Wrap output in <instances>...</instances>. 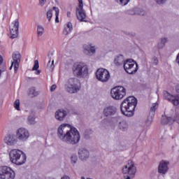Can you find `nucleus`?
Wrapping results in <instances>:
<instances>
[{
	"label": "nucleus",
	"instance_id": "nucleus-4",
	"mask_svg": "<svg viewBox=\"0 0 179 179\" xmlns=\"http://www.w3.org/2000/svg\"><path fill=\"white\" fill-rule=\"evenodd\" d=\"M72 71L74 76H77V78H87L89 75V68L83 62L75 63L73 65Z\"/></svg>",
	"mask_w": 179,
	"mask_h": 179
},
{
	"label": "nucleus",
	"instance_id": "nucleus-28",
	"mask_svg": "<svg viewBox=\"0 0 179 179\" xmlns=\"http://www.w3.org/2000/svg\"><path fill=\"white\" fill-rule=\"evenodd\" d=\"M28 94L30 97H36V96H38V92L36 90L34 87H31L29 89Z\"/></svg>",
	"mask_w": 179,
	"mask_h": 179
},
{
	"label": "nucleus",
	"instance_id": "nucleus-30",
	"mask_svg": "<svg viewBox=\"0 0 179 179\" xmlns=\"http://www.w3.org/2000/svg\"><path fill=\"white\" fill-rule=\"evenodd\" d=\"M53 10L55 11V22L56 23H59V8L57 7H53Z\"/></svg>",
	"mask_w": 179,
	"mask_h": 179
},
{
	"label": "nucleus",
	"instance_id": "nucleus-45",
	"mask_svg": "<svg viewBox=\"0 0 179 179\" xmlns=\"http://www.w3.org/2000/svg\"><path fill=\"white\" fill-rule=\"evenodd\" d=\"M55 89H57V85H53L51 86L50 91L54 92V90H55Z\"/></svg>",
	"mask_w": 179,
	"mask_h": 179
},
{
	"label": "nucleus",
	"instance_id": "nucleus-52",
	"mask_svg": "<svg viewBox=\"0 0 179 179\" xmlns=\"http://www.w3.org/2000/svg\"><path fill=\"white\" fill-rule=\"evenodd\" d=\"M177 93H179V86L176 88Z\"/></svg>",
	"mask_w": 179,
	"mask_h": 179
},
{
	"label": "nucleus",
	"instance_id": "nucleus-9",
	"mask_svg": "<svg viewBox=\"0 0 179 179\" xmlns=\"http://www.w3.org/2000/svg\"><path fill=\"white\" fill-rule=\"evenodd\" d=\"M96 78L99 82L107 83L110 78V71L103 68L98 69L96 72Z\"/></svg>",
	"mask_w": 179,
	"mask_h": 179
},
{
	"label": "nucleus",
	"instance_id": "nucleus-15",
	"mask_svg": "<svg viewBox=\"0 0 179 179\" xmlns=\"http://www.w3.org/2000/svg\"><path fill=\"white\" fill-rule=\"evenodd\" d=\"M170 162L169 161L162 160L159 162L158 166V173L164 176L169 172V166Z\"/></svg>",
	"mask_w": 179,
	"mask_h": 179
},
{
	"label": "nucleus",
	"instance_id": "nucleus-3",
	"mask_svg": "<svg viewBox=\"0 0 179 179\" xmlns=\"http://www.w3.org/2000/svg\"><path fill=\"white\" fill-rule=\"evenodd\" d=\"M10 161L16 166H22L26 163V154L20 150H12L9 153Z\"/></svg>",
	"mask_w": 179,
	"mask_h": 179
},
{
	"label": "nucleus",
	"instance_id": "nucleus-11",
	"mask_svg": "<svg viewBox=\"0 0 179 179\" xmlns=\"http://www.w3.org/2000/svg\"><path fill=\"white\" fill-rule=\"evenodd\" d=\"M30 137V133H29V130L25 128L21 127L17 129V138L19 141L22 142H26Z\"/></svg>",
	"mask_w": 179,
	"mask_h": 179
},
{
	"label": "nucleus",
	"instance_id": "nucleus-50",
	"mask_svg": "<svg viewBox=\"0 0 179 179\" xmlns=\"http://www.w3.org/2000/svg\"><path fill=\"white\" fill-rule=\"evenodd\" d=\"M13 64L15 65V63L12 62L11 66H10V69H12V68H13Z\"/></svg>",
	"mask_w": 179,
	"mask_h": 179
},
{
	"label": "nucleus",
	"instance_id": "nucleus-48",
	"mask_svg": "<svg viewBox=\"0 0 179 179\" xmlns=\"http://www.w3.org/2000/svg\"><path fill=\"white\" fill-rule=\"evenodd\" d=\"M78 6H83V0H78Z\"/></svg>",
	"mask_w": 179,
	"mask_h": 179
},
{
	"label": "nucleus",
	"instance_id": "nucleus-47",
	"mask_svg": "<svg viewBox=\"0 0 179 179\" xmlns=\"http://www.w3.org/2000/svg\"><path fill=\"white\" fill-rule=\"evenodd\" d=\"M3 64V58H2V56L0 55V66Z\"/></svg>",
	"mask_w": 179,
	"mask_h": 179
},
{
	"label": "nucleus",
	"instance_id": "nucleus-24",
	"mask_svg": "<svg viewBox=\"0 0 179 179\" xmlns=\"http://www.w3.org/2000/svg\"><path fill=\"white\" fill-rule=\"evenodd\" d=\"M84 52L85 54H87V55H90L91 54H94L96 52V49L94 47H92L91 45H84Z\"/></svg>",
	"mask_w": 179,
	"mask_h": 179
},
{
	"label": "nucleus",
	"instance_id": "nucleus-42",
	"mask_svg": "<svg viewBox=\"0 0 179 179\" xmlns=\"http://www.w3.org/2000/svg\"><path fill=\"white\" fill-rule=\"evenodd\" d=\"M152 64H153V65H157L159 64V59H157V57H152Z\"/></svg>",
	"mask_w": 179,
	"mask_h": 179
},
{
	"label": "nucleus",
	"instance_id": "nucleus-34",
	"mask_svg": "<svg viewBox=\"0 0 179 179\" xmlns=\"http://www.w3.org/2000/svg\"><path fill=\"white\" fill-rule=\"evenodd\" d=\"M14 107L17 110V111H20V101L19 99L15 100Z\"/></svg>",
	"mask_w": 179,
	"mask_h": 179
},
{
	"label": "nucleus",
	"instance_id": "nucleus-37",
	"mask_svg": "<svg viewBox=\"0 0 179 179\" xmlns=\"http://www.w3.org/2000/svg\"><path fill=\"white\" fill-rule=\"evenodd\" d=\"M47 68L48 69H50L51 71H52L54 69V60L52 61H49L47 65Z\"/></svg>",
	"mask_w": 179,
	"mask_h": 179
},
{
	"label": "nucleus",
	"instance_id": "nucleus-22",
	"mask_svg": "<svg viewBox=\"0 0 179 179\" xmlns=\"http://www.w3.org/2000/svg\"><path fill=\"white\" fill-rule=\"evenodd\" d=\"M167 43H169V38L162 37L159 38L157 44V48L158 50H163V48L166 47V44H167Z\"/></svg>",
	"mask_w": 179,
	"mask_h": 179
},
{
	"label": "nucleus",
	"instance_id": "nucleus-33",
	"mask_svg": "<svg viewBox=\"0 0 179 179\" xmlns=\"http://www.w3.org/2000/svg\"><path fill=\"white\" fill-rule=\"evenodd\" d=\"M44 34V28L41 25H38L37 27V34L38 36H43Z\"/></svg>",
	"mask_w": 179,
	"mask_h": 179
},
{
	"label": "nucleus",
	"instance_id": "nucleus-46",
	"mask_svg": "<svg viewBox=\"0 0 179 179\" xmlns=\"http://www.w3.org/2000/svg\"><path fill=\"white\" fill-rule=\"evenodd\" d=\"M61 179H71V177L67 175H64L61 178Z\"/></svg>",
	"mask_w": 179,
	"mask_h": 179
},
{
	"label": "nucleus",
	"instance_id": "nucleus-10",
	"mask_svg": "<svg viewBox=\"0 0 179 179\" xmlns=\"http://www.w3.org/2000/svg\"><path fill=\"white\" fill-rule=\"evenodd\" d=\"M1 179H15V171L10 167L3 166L0 168Z\"/></svg>",
	"mask_w": 179,
	"mask_h": 179
},
{
	"label": "nucleus",
	"instance_id": "nucleus-13",
	"mask_svg": "<svg viewBox=\"0 0 179 179\" xmlns=\"http://www.w3.org/2000/svg\"><path fill=\"white\" fill-rule=\"evenodd\" d=\"M164 98L172 103L173 106H179V94L173 95L170 93L167 92V91L164 92Z\"/></svg>",
	"mask_w": 179,
	"mask_h": 179
},
{
	"label": "nucleus",
	"instance_id": "nucleus-17",
	"mask_svg": "<svg viewBox=\"0 0 179 179\" xmlns=\"http://www.w3.org/2000/svg\"><path fill=\"white\" fill-rule=\"evenodd\" d=\"M161 122L163 125H166L167 124H169V125H171L173 122H177V124H179V115H176L173 119L171 118V117H163Z\"/></svg>",
	"mask_w": 179,
	"mask_h": 179
},
{
	"label": "nucleus",
	"instance_id": "nucleus-38",
	"mask_svg": "<svg viewBox=\"0 0 179 179\" xmlns=\"http://www.w3.org/2000/svg\"><path fill=\"white\" fill-rule=\"evenodd\" d=\"M71 160L72 164H76V162H78V156L75 155H71Z\"/></svg>",
	"mask_w": 179,
	"mask_h": 179
},
{
	"label": "nucleus",
	"instance_id": "nucleus-1",
	"mask_svg": "<svg viewBox=\"0 0 179 179\" xmlns=\"http://www.w3.org/2000/svg\"><path fill=\"white\" fill-rule=\"evenodd\" d=\"M57 136L62 142L69 145H78L80 142L79 131L69 124H62L59 127Z\"/></svg>",
	"mask_w": 179,
	"mask_h": 179
},
{
	"label": "nucleus",
	"instance_id": "nucleus-49",
	"mask_svg": "<svg viewBox=\"0 0 179 179\" xmlns=\"http://www.w3.org/2000/svg\"><path fill=\"white\" fill-rule=\"evenodd\" d=\"M41 73V71L38 70V71L36 72V75H40Z\"/></svg>",
	"mask_w": 179,
	"mask_h": 179
},
{
	"label": "nucleus",
	"instance_id": "nucleus-43",
	"mask_svg": "<svg viewBox=\"0 0 179 179\" xmlns=\"http://www.w3.org/2000/svg\"><path fill=\"white\" fill-rule=\"evenodd\" d=\"M6 71V66H3L2 69H0V79H1V76H2V72H5Z\"/></svg>",
	"mask_w": 179,
	"mask_h": 179
},
{
	"label": "nucleus",
	"instance_id": "nucleus-35",
	"mask_svg": "<svg viewBox=\"0 0 179 179\" xmlns=\"http://www.w3.org/2000/svg\"><path fill=\"white\" fill-rule=\"evenodd\" d=\"M136 13L140 16H143L145 15V10L142 8H136Z\"/></svg>",
	"mask_w": 179,
	"mask_h": 179
},
{
	"label": "nucleus",
	"instance_id": "nucleus-39",
	"mask_svg": "<svg viewBox=\"0 0 179 179\" xmlns=\"http://www.w3.org/2000/svg\"><path fill=\"white\" fill-rule=\"evenodd\" d=\"M127 13L128 15H136V8L128 10Z\"/></svg>",
	"mask_w": 179,
	"mask_h": 179
},
{
	"label": "nucleus",
	"instance_id": "nucleus-27",
	"mask_svg": "<svg viewBox=\"0 0 179 179\" xmlns=\"http://www.w3.org/2000/svg\"><path fill=\"white\" fill-rule=\"evenodd\" d=\"M119 129L125 132V131H128V123H127L124 120H122L119 122Z\"/></svg>",
	"mask_w": 179,
	"mask_h": 179
},
{
	"label": "nucleus",
	"instance_id": "nucleus-2",
	"mask_svg": "<svg viewBox=\"0 0 179 179\" xmlns=\"http://www.w3.org/2000/svg\"><path fill=\"white\" fill-rule=\"evenodd\" d=\"M138 104V99L135 96H131L126 98L120 105L122 113L126 117H132L134 111Z\"/></svg>",
	"mask_w": 179,
	"mask_h": 179
},
{
	"label": "nucleus",
	"instance_id": "nucleus-5",
	"mask_svg": "<svg viewBox=\"0 0 179 179\" xmlns=\"http://www.w3.org/2000/svg\"><path fill=\"white\" fill-rule=\"evenodd\" d=\"M65 89L68 93H78L80 90V81L76 78H69L65 84Z\"/></svg>",
	"mask_w": 179,
	"mask_h": 179
},
{
	"label": "nucleus",
	"instance_id": "nucleus-14",
	"mask_svg": "<svg viewBox=\"0 0 179 179\" xmlns=\"http://www.w3.org/2000/svg\"><path fill=\"white\" fill-rule=\"evenodd\" d=\"M10 38H17L19 36V20H15L10 27Z\"/></svg>",
	"mask_w": 179,
	"mask_h": 179
},
{
	"label": "nucleus",
	"instance_id": "nucleus-32",
	"mask_svg": "<svg viewBox=\"0 0 179 179\" xmlns=\"http://www.w3.org/2000/svg\"><path fill=\"white\" fill-rule=\"evenodd\" d=\"M28 122L30 125H34L36 124V117L33 115H31L28 117Z\"/></svg>",
	"mask_w": 179,
	"mask_h": 179
},
{
	"label": "nucleus",
	"instance_id": "nucleus-36",
	"mask_svg": "<svg viewBox=\"0 0 179 179\" xmlns=\"http://www.w3.org/2000/svg\"><path fill=\"white\" fill-rule=\"evenodd\" d=\"M46 16L48 22H51V17H52V10H49L47 11Z\"/></svg>",
	"mask_w": 179,
	"mask_h": 179
},
{
	"label": "nucleus",
	"instance_id": "nucleus-8",
	"mask_svg": "<svg viewBox=\"0 0 179 179\" xmlns=\"http://www.w3.org/2000/svg\"><path fill=\"white\" fill-rule=\"evenodd\" d=\"M123 174H128L126 179H131L135 178V175L136 174V166L132 162V161H129L127 165L124 166L122 169Z\"/></svg>",
	"mask_w": 179,
	"mask_h": 179
},
{
	"label": "nucleus",
	"instance_id": "nucleus-6",
	"mask_svg": "<svg viewBox=\"0 0 179 179\" xmlns=\"http://www.w3.org/2000/svg\"><path fill=\"white\" fill-rule=\"evenodd\" d=\"M110 94L115 100H122L127 95V90L122 86H117L110 90Z\"/></svg>",
	"mask_w": 179,
	"mask_h": 179
},
{
	"label": "nucleus",
	"instance_id": "nucleus-41",
	"mask_svg": "<svg viewBox=\"0 0 179 179\" xmlns=\"http://www.w3.org/2000/svg\"><path fill=\"white\" fill-rule=\"evenodd\" d=\"M158 5H164L167 2V0H155Z\"/></svg>",
	"mask_w": 179,
	"mask_h": 179
},
{
	"label": "nucleus",
	"instance_id": "nucleus-29",
	"mask_svg": "<svg viewBox=\"0 0 179 179\" xmlns=\"http://www.w3.org/2000/svg\"><path fill=\"white\" fill-rule=\"evenodd\" d=\"M108 124H110V120L108 118H104L101 121V128H107L108 127Z\"/></svg>",
	"mask_w": 179,
	"mask_h": 179
},
{
	"label": "nucleus",
	"instance_id": "nucleus-19",
	"mask_svg": "<svg viewBox=\"0 0 179 179\" xmlns=\"http://www.w3.org/2000/svg\"><path fill=\"white\" fill-rule=\"evenodd\" d=\"M117 113V108L114 106H108L103 109V114L105 117H111Z\"/></svg>",
	"mask_w": 179,
	"mask_h": 179
},
{
	"label": "nucleus",
	"instance_id": "nucleus-7",
	"mask_svg": "<svg viewBox=\"0 0 179 179\" xmlns=\"http://www.w3.org/2000/svg\"><path fill=\"white\" fill-rule=\"evenodd\" d=\"M123 68L127 73L129 75H134V73H136L138 71V63L133 60L132 59H129L125 60Z\"/></svg>",
	"mask_w": 179,
	"mask_h": 179
},
{
	"label": "nucleus",
	"instance_id": "nucleus-12",
	"mask_svg": "<svg viewBox=\"0 0 179 179\" xmlns=\"http://www.w3.org/2000/svg\"><path fill=\"white\" fill-rule=\"evenodd\" d=\"M76 15L78 20L80 22H87L86 17H87V15H86V11L83 9V5L76 7Z\"/></svg>",
	"mask_w": 179,
	"mask_h": 179
},
{
	"label": "nucleus",
	"instance_id": "nucleus-16",
	"mask_svg": "<svg viewBox=\"0 0 179 179\" xmlns=\"http://www.w3.org/2000/svg\"><path fill=\"white\" fill-rule=\"evenodd\" d=\"M157 106V104L152 103V106L150 110L149 115L145 122L146 127H150V125H152V122H153V118H155V113L156 112Z\"/></svg>",
	"mask_w": 179,
	"mask_h": 179
},
{
	"label": "nucleus",
	"instance_id": "nucleus-20",
	"mask_svg": "<svg viewBox=\"0 0 179 179\" xmlns=\"http://www.w3.org/2000/svg\"><path fill=\"white\" fill-rule=\"evenodd\" d=\"M66 110L63 109H59L55 113V118L57 120V121H64V120H65V117H66Z\"/></svg>",
	"mask_w": 179,
	"mask_h": 179
},
{
	"label": "nucleus",
	"instance_id": "nucleus-26",
	"mask_svg": "<svg viewBox=\"0 0 179 179\" xmlns=\"http://www.w3.org/2000/svg\"><path fill=\"white\" fill-rule=\"evenodd\" d=\"M73 29V27L72 23L68 22L63 30V34H64V36H68V34H69V33L72 31Z\"/></svg>",
	"mask_w": 179,
	"mask_h": 179
},
{
	"label": "nucleus",
	"instance_id": "nucleus-25",
	"mask_svg": "<svg viewBox=\"0 0 179 179\" xmlns=\"http://www.w3.org/2000/svg\"><path fill=\"white\" fill-rule=\"evenodd\" d=\"M124 62L125 59L122 55H117L114 59V64L116 66H121V65L124 66Z\"/></svg>",
	"mask_w": 179,
	"mask_h": 179
},
{
	"label": "nucleus",
	"instance_id": "nucleus-21",
	"mask_svg": "<svg viewBox=\"0 0 179 179\" xmlns=\"http://www.w3.org/2000/svg\"><path fill=\"white\" fill-rule=\"evenodd\" d=\"M89 156H90V153L87 149L80 148L78 150V157H80L81 160H86L89 159Z\"/></svg>",
	"mask_w": 179,
	"mask_h": 179
},
{
	"label": "nucleus",
	"instance_id": "nucleus-18",
	"mask_svg": "<svg viewBox=\"0 0 179 179\" xmlns=\"http://www.w3.org/2000/svg\"><path fill=\"white\" fill-rule=\"evenodd\" d=\"M13 60L14 64V71L15 72H17V69H19V64H20V59L22 58V55L19 53V52H15L13 54Z\"/></svg>",
	"mask_w": 179,
	"mask_h": 179
},
{
	"label": "nucleus",
	"instance_id": "nucleus-51",
	"mask_svg": "<svg viewBox=\"0 0 179 179\" xmlns=\"http://www.w3.org/2000/svg\"><path fill=\"white\" fill-rule=\"evenodd\" d=\"M67 16L68 17H71V12L69 11L67 12Z\"/></svg>",
	"mask_w": 179,
	"mask_h": 179
},
{
	"label": "nucleus",
	"instance_id": "nucleus-31",
	"mask_svg": "<svg viewBox=\"0 0 179 179\" xmlns=\"http://www.w3.org/2000/svg\"><path fill=\"white\" fill-rule=\"evenodd\" d=\"M117 3L121 5L122 6H125L131 2V0H115Z\"/></svg>",
	"mask_w": 179,
	"mask_h": 179
},
{
	"label": "nucleus",
	"instance_id": "nucleus-44",
	"mask_svg": "<svg viewBox=\"0 0 179 179\" xmlns=\"http://www.w3.org/2000/svg\"><path fill=\"white\" fill-rule=\"evenodd\" d=\"M39 2H40L41 6H43L44 3H45V2H47V0H39Z\"/></svg>",
	"mask_w": 179,
	"mask_h": 179
},
{
	"label": "nucleus",
	"instance_id": "nucleus-40",
	"mask_svg": "<svg viewBox=\"0 0 179 179\" xmlns=\"http://www.w3.org/2000/svg\"><path fill=\"white\" fill-rule=\"evenodd\" d=\"M38 68H39L38 60H35L34 65L32 68V71H37V69H38Z\"/></svg>",
	"mask_w": 179,
	"mask_h": 179
},
{
	"label": "nucleus",
	"instance_id": "nucleus-23",
	"mask_svg": "<svg viewBox=\"0 0 179 179\" xmlns=\"http://www.w3.org/2000/svg\"><path fill=\"white\" fill-rule=\"evenodd\" d=\"M4 142L6 145L12 146V145H15V143H16V139H15V136H13V135L8 134L5 137Z\"/></svg>",
	"mask_w": 179,
	"mask_h": 179
},
{
	"label": "nucleus",
	"instance_id": "nucleus-53",
	"mask_svg": "<svg viewBox=\"0 0 179 179\" xmlns=\"http://www.w3.org/2000/svg\"><path fill=\"white\" fill-rule=\"evenodd\" d=\"M81 179H85L84 176H82L81 177Z\"/></svg>",
	"mask_w": 179,
	"mask_h": 179
}]
</instances>
